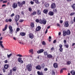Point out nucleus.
<instances>
[{"label": "nucleus", "mask_w": 75, "mask_h": 75, "mask_svg": "<svg viewBox=\"0 0 75 75\" xmlns=\"http://www.w3.org/2000/svg\"><path fill=\"white\" fill-rule=\"evenodd\" d=\"M7 57L8 58H10L13 55V54L12 53H11L9 54H7Z\"/></svg>", "instance_id": "b1692460"}, {"label": "nucleus", "mask_w": 75, "mask_h": 75, "mask_svg": "<svg viewBox=\"0 0 75 75\" xmlns=\"http://www.w3.org/2000/svg\"><path fill=\"white\" fill-rule=\"evenodd\" d=\"M63 69H62L60 71V72L61 74H62L63 72Z\"/></svg>", "instance_id": "79ce46f5"}, {"label": "nucleus", "mask_w": 75, "mask_h": 75, "mask_svg": "<svg viewBox=\"0 0 75 75\" xmlns=\"http://www.w3.org/2000/svg\"><path fill=\"white\" fill-rule=\"evenodd\" d=\"M20 34L21 36H25V33L24 32L21 33Z\"/></svg>", "instance_id": "aec40b11"}, {"label": "nucleus", "mask_w": 75, "mask_h": 75, "mask_svg": "<svg viewBox=\"0 0 75 75\" xmlns=\"http://www.w3.org/2000/svg\"><path fill=\"white\" fill-rule=\"evenodd\" d=\"M54 48L52 47L51 49V51H53L54 50Z\"/></svg>", "instance_id": "0e129e2a"}, {"label": "nucleus", "mask_w": 75, "mask_h": 75, "mask_svg": "<svg viewBox=\"0 0 75 75\" xmlns=\"http://www.w3.org/2000/svg\"><path fill=\"white\" fill-rule=\"evenodd\" d=\"M41 27L38 26L36 30L37 31H40V30H41Z\"/></svg>", "instance_id": "2eb2a0df"}, {"label": "nucleus", "mask_w": 75, "mask_h": 75, "mask_svg": "<svg viewBox=\"0 0 75 75\" xmlns=\"http://www.w3.org/2000/svg\"><path fill=\"white\" fill-rule=\"evenodd\" d=\"M40 24H45L47 23V21L45 19L43 20H40Z\"/></svg>", "instance_id": "20e7f679"}, {"label": "nucleus", "mask_w": 75, "mask_h": 75, "mask_svg": "<svg viewBox=\"0 0 75 75\" xmlns=\"http://www.w3.org/2000/svg\"><path fill=\"white\" fill-rule=\"evenodd\" d=\"M70 73L73 75H75V72L74 71H71Z\"/></svg>", "instance_id": "cd10ccee"}, {"label": "nucleus", "mask_w": 75, "mask_h": 75, "mask_svg": "<svg viewBox=\"0 0 75 75\" xmlns=\"http://www.w3.org/2000/svg\"><path fill=\"white\" fill-rule=\"evenodd\" d=\"M26 67L29 71H31L32 69V66L31 64H28L26 66Z\"/></svg>", "instance_id": "7ed1b4c3"}, {"label": "nucleus", "mask_w": 75, "mask_h": 75, "mask_svg": "<svg viewBox=\"0 0 75 75\" xmlns=\"http://www.w3.org/2000/svg\"><path fill=\"white\" fill-rule=\"evenodd\" d=\"M13 29H11L9 30V33H10L11 34H13Z\"/></svg>", "instance_id": "c756f323"}, {"label": "nucleus", "mask_w": 75, "mask_h": 75, "mask_svg": "<svg viewBox=\"0 0 75 75\" xmlns=\"http://www.w3.org/2000/svg\"><path fill=\"white\" fill-rule=\"evenodd\" d=\"M13 71H16L17 70V68H16V67H14V68L13 69Z\"/></svg>", "instance_id": "f704fd0d"}, {"label": "nucleus", "mask_w": 75, "mask_h": 75, "mask_svg": "<svg viewBox=\"0 0 75 75\" xmlns=\"http://www.w3.org/2000/svg\"><path fill=\"white\" fill-rule=\"evenodd\" d=\"M0 45L1 46V47H2L3 48H4V46H3V44H0Z\"/></svg>", "instance_id": "338daca9"}, {"label": "nucleus", "mask_w": 75, "mask_h": 75, "mask_svg": "<svg viewBox=\"0 0 75 75\" xmlns=\"http://www.w3.org/2000/svg\"><path fill=\"white\" fill-rule=\"evenodd\" d=\"M42 45H45V42L44 41H43L42 42Z\"/></svg>", "instance_id": "49530a36"}, {"label": "nucleus", "mask_w": 75, "mask_h": 75, "mask_svg": "<svg viewBox=\"0 0 75 75\" xmlns=\"http://www.w3.org/2000/svg\"><path fill=\"white\" fill-rule=\"evenodd\" d=\"M4 62H5V64H6V63H7V62H8V61H7V60H6L4 61Z\"/></svg>", "instance_id": "5fc2aeb1"}, {"label": "nucleus", "mask_w": 75, "mask_h": 75, "mask_svg": "<svg viewBox=\"0 0 75 75\" xmlns=\"http://www.w3.org/2000/svg\"><path fill=\"white\" fill-rule=\"evenodd\" d=\"M40 21H39V20L38 19H36V21L37 22V23H38V22H40Z\"/></svg>", "instance_id": "8fccbe9b"}, {"label": "nucleus", "mask_w": 75, "mask_h": 75, "mask_svg": "<svg viewBox=\"0 0 75 75\" xmlns=\"http://www.w3.org/2000/svg\"><path fill=\"white\" fill-rule=\"evenodd\" d=\"M41 68H42L43 69H44V64H42L41 65Z\"/></svg>", "instance_id": "ea45409f"}, {"label": "nucleus", "mask_w": 75, "mask_h": 75, "mask_svg": "<svg viewBox=\"0 0 75 75\" xmlns=\"http://www.w3.org/2000/svg\"><path fill=\"white\" fill-rule=\"evenodd\" d=\"M6 22H7V23L8 22V21H9V20H8V19H7L6 20Z\"/></svg>", "instance_id": "13d9d810"}, {"label": "nucleus", "mask_w": 75, "mask_h": 75, "mask_svg": "<svg viewBox=\"0 0 75 75\" xmlns=\"http://www.w3.org/2000/svg\"><path fill=\"white\" fill-rule=\"evenodd\" d=\"M47 57L48 58H52V56L51 54H47Z\"/></svg>", "instance_id": "c85d7f7f"}, {"label": "nucleus", "mask_w": 75, "mask_h": 75, "mask_svg": "<svg viewBox=\"0 0 75 75\" xmlns=\"http://www.w3.org/2000/svg\"><path fill=\"white\" fill-rule=\"evenodd\" d=\"M49 5H50L48 3L47 4H46L45 5V7H49Z\"/></svg>", "instance_id": "e433bc0d"}, {"label": "nucleus", "mask_w": 75, "mask_h": 75, "mask_svg": "<svg viewBox=\"0 0 75 75\" xmlns=\"http://www.w3.org/2000/svg\"><path fill=\"white\" fill-rule=\"evenodd\" d=\"M30 25L32 27H34V24L33 23H32L30 24Z\"/></svg>", "instance_id": "2f4dec72"}, {"label": "nucleus", "mask_w": 75, "mask_h": 75, "mask_svg": "<svg viewBox=\"0 0 75 75\" xmlns=\"http://www.w3.org/2000/svg\"><path fill=\"white\" fill-rule=\"evenodd\" d=\"M12 7L13 9L16 8L17 7V4L16 3H14L12 4Z\"/></svg>", "instance_id": "39448f33"}, {"label": "nucleus", "mask_w": 75, "mask_h": 75, "mask_svg": "<svg viewBox=\"0 0 75 75\" xmlns=\"http://www.w3.org/2000/svg\"><path fill=\"white\" fill-rule=\"evenodd\" d=\"M56 42V40H54L53 41V43H55Z\"/></svg>", "instance_id": "774afa93"}, {"label": "nucleus", "mask_w": 75, "mask_h": 75, "mask_svg": "<svg viewBox=\"0 0 75 75\" xmlns=\"http://www.w3.org/2000/svg\"><path fill=\"white\" fill-rule=\"evenodd\" d=\"M63 35H64V36H66V35H67V32L65 30H64L63 31Z\"/></svg>", "instance_id": "412c9836"}, {"label": "nucleus", "mask_w": 75, "mask_h": 75, "mask_svg": "<svg viewBox=\"0 0 75 75\" xmlns=\"http://www.w3.org/2000/svg\"><path fill=\"white\" fill-rule=\"evenodd\" d=\"M36 13L37 12H36V11H34L31 14V16H34V15H35V14H36Z\"/></svg>", "instance_id": "5701e85b"}, {"label": "nucleus", "mask_w": 75, "mask_h": 75, "mask_svg": "<svg viewBox=\"0 0 75 75\" xmlns=\"http://www.w3.org/2000/svg\"><path fill=\"white\" fill-rule=\"evenodd\" d=\"M16 31H20V28H17Z\"/></svg>", "instance_id": "4d7b16f0"}, {"label": "nucleus", "mask_w": 75, "mask_h": 75, "mask_svg": "<svg viewBox=\"0 0 75 75\" xmlns=\"http://www.w3.org/2000/svg\"><path fill=\"white\" fill-rule=\"evenodd\" d=\"M66 33L67 35H70V34H71V32L69 30H68L67 31H66Z\"/></svg>", "instance_id": "6ab92c4d"}, {"label": "nucleus", "mask_w": 75, "mask_h": 75, "mask_svg": "<svg viewBox=\"0 0 75 75\" xmlns=\"http://www.w3.org/2000/svg\"><path fill=\"white\" fill-rule=\"evenodd\" d=\"M64 25L65 27H68V26H69V24H68V21H66L65 23L64 24Z\"/></svg>", "instance_id": "0eeeda50"}, {"label": "nucleus", "mask_w": 75, "mask_h": 75, "mask_svg": "<svg viewBox=\"0 0 75 75\" xmlns=\"http://www.w3.org/2000/svg\"><path fill=\"white\" fill-rule=\"evenodd\" d=\"M7 25H6L5 26L4 28L2 29V31H5V30H7Z\"/></svg>", "instance_id": "f3484780"}, {"label": "nucleus", "mask_w": 75, "mask_h": 75, "mask_svg": "<svg viewBox=\"0 0 75 75\" xmlns=\"http://www.w3.org/2000/svg\"><path fill=\"white\" fill-rule=\"evenodd\" d=\"M43 13L45 14H47L48 13V10L47 9H45L43 11Z\"/></svg>", "instance_id": "4be33fe9"}, {"label": "nucleus", "mask_w": 75, "mask_h": 75, "mask_svg": "<svg viewBox=\"0 0 75 75\" xmlns=\"http://www.w3.org/2000/svg\"><path fill=\"white\" fill-rule=\"evenodd\" d=\"M71 63V61H68L67 62V65H70Z\"/></svg>", "instance_id": "7c9ffc66"}, {"label": "nucleus", "mask_w": 75, "mask_h": 75, "mask_svg": "<svg viewBox=\"0 0 75 75\" xmlns=\"http://www.w3.org/2000/svg\"><path fill=\"white\" fill-rule=\"evenodd\" d=\"M49 41H51V36H49Z\"/></svg>", "instance_id": "a18cd8bd"}, {"label": "nucleus", "mask_w": 75, "mask_h": 75, "mask_svg": "<svg viewBox=\"0 0 75 75\" xmlns=\"http://www.w3.org/2000/svg\"><path fill=\"white\" fill-rule=\"evenodd\" d=\"M9 67V65L7 64H6L4 65V68L5 69H7L8 68V67Z\"/></svg>", "instance_id": "9b49d317"}, {"label": "nucleus", "mask_w": 75, "mask_h": 75, "mask_svg": "<svg viewBox=\"0 0 75 75\" xmlns=\"http://www.w3.org/2000/svg\"><path fill=\"white\" fill-rule=\"evenodd\" d=\"M53 66L55 68H58V64L56 63H55L54 64Z\"/></svg>", "instance_id": "dca6fc26"}, {"label": "nucleus", "mask_w": 75, "mask_h": 75, "mask_svg": "<svg viewBox=\"0 0 75 75\" xmlns=\"http://www.w3.org/2000/svg\"><path fill=\"white\" fill-rule=\"evenodd\" d=\"M72 8H73L74 10H75V4H74L71 5Z\"/></svg>", "instance_id": "bb28decb"}, {"label": "nucleus", "mask_w": 75, "mask_h": 75, "mask_svg": "<svg viewBox=\"0 0 75 75\" xmlns=\"http://www.w3.org/2000/svg\"><path fill=\"white\" fill-rule=\"evenodd\" d=\"M64 45H65V47H66V48H68V47H69V45H68V44H65Z\"/></svg>", "instance_id": "58836bf2"}, {"label": "nucleus", "mask_w": 75, "mask_h": 75, "mask_svg": "<svg viewBox=\"0 0 75 75\" xmlns=\"http://www.w3.org/2000/svg\"><path fill=\"white\" fill-rule=\"evenodd\" d=\"M49 15L51 16H53L54 15V12L51 11H49Z\"/></svg>", "instance_id": "ddd939ff"}, {"label": "nucleus", "mask_w": 75, "mask_h": 75, "mask_svg": "<svg viewBox=\"0 0 75 75\" xmlns=\"http://www.w3.org/2000/svg\"><path fill=\"white\" fill-rule=\"evenodd\" d=\"M59 47L60 48H62V45H61V44H60L59 45Z\"/></svg>", "instance_id": "6e6d98bb"}, {"label": "nucleus", "mask_w": 75, "mask_h": 75, "mask_svg": "<svg viewBox=\"0 0 75 75\" xmlns=\"http://www.w3.org/2000/svg\"><path fill=\"white\" fill-rule=\"evenodd\" d=\"M13 72V71L12 70H10V72L8 73V75H12V73Z\"/></svg>", "instance_id": "393cba45"}, {"label": "nucleus", "mask_w": 75, "mask_h": 75, "mask_svg": "<svg viewBox=\"0 0 75 75\" xmlns=\"http://www.w3.org/2000/svg\"><path fill=\"white\" fill-rule=\"evenodd\" d=\"M36 68L37 69H38V70H41V67L40 65H38L36 66Z\"/></svg>", "instance_id": "9d476101"}, {"label": "nucleus", "mask_w": 75, "mask_h": 75, "mask_svg": "<svg viewBox=\"0 0 75 75\" xmlns=\"http://www.w3.org/2000/svg\"><path fill=\"white\" fill-rule=\"evenodd\" d=\"M55 71H52V75H55Z\"/></svg>", "instance_id": "37998d69"}, {"label": "nucleus", "mask_w": 75, "mask_h": 75, "mask_svg": "<svg viewBox=\"0 0 75 75\" xmlns=\"http://www.w3.org/2000/svg\"><path fill=\"white\" fill-rule=\"evenodd\" d=\"M33 49H31L29 50V52H31L32 54H33Z\"/></svg>", "instance_id": "c9c22d12"}, {"label": "nucleus", "mask_w": 75, "mask_h": 75, "mask_svg": "<svg viewBox=\"0 0 75 75\" xmlns=\"http://www.w3.org/2000/svg\"><path fill=\"white\" fill-rule=\"evenodd\" d=\"M8 28L10 30L13 29L12 26H9Z\"/></svg>", "instance_id": "4c0bfd02"}, {"label": "nucleus", "mask_w": 75, "mask_h": 75, "mask_svg": "<svg viewBox=\"0 0 75 75\" xmlns=\"http://www.w3.org/2000/svg\"><path fill=\"white\" fill-rule=\"evenodd\" d=\"M23 21L24 20H20L19 22H20V23H22V22H23Z\"/></svg>", "instance_id": "864d4df0"}, {"label": "nucleus", "mask_w": 75, "mask_h": 75, "mask_svg": "<svg viewBox=\"0 0 75 75\" xmlns=\"http://www.w3.org/2000/svg\"><path fill=\"white\" fill-rule=\"evenodd\" d=\"M7 2V1H4L3 2V3H6Z\"/></svg>", "instance_id": "3c124183"}, {"label": "nucleus", "mask_w": 75, "mask_h": 75, "mask_svg": "<svg viewBox=\"0 0 75 75\" xmlns=\"http://www.w3.org/2000/svg\"><path fill=\"white\" fill-rule=\"evenodd\" d=\"M5 6H6V5L4 4L2 5V7H5Z\"/></svg>", "instance_id": "e2e57ef3"}, {"label": "nucleus", "mask_w": 75, "mask_h": 75, "mask_svg": "<svg viewBox=\"0 0 75 75\" xmlns=\"http://www.w3.org/2000/svg\"><path fill=\"white\" fill-rule=\"evenodd\" d=\"M44 52V50H43V49H41L38 51L37 53L38 54H40V53H42V52Z\"/></svg>", "instance_id": "1a4fd4ad"}, {"label": "nucleus", "mask_w": 75, "mask_h": 75, "mask_svg": "<svg viewBox=\"0 0 75 75\" xmlns=\"http://www.w3.org/2000/svg\"><path fill=\"white\" fill-rule=\"evenodd\" d=\"M19 17H20V16H19V15H16L15 20V21L17 22L18 21V20H19Z\"/></svg>", "instance_id": "423d86ee"}, {"label": "nucleus", "mask_w": 75, "mask_h": 75, "mask_svg": "<svg viewBox=\"0 0 75 75\" xmlns=\"http://www.w3.org/2000/svg\"><path fill=\"white\" fill-rule=\"evenodd\" d=\"M3 71L4 72H6V69H3Z\"/></svg>", "instance_id": "052dcab7"}, {"label": "nucleus", "mask_w": 75, "mask_h": 75, "mask_svg": "<svg viewBox=\"0 0 75 75\" xmlns=\"http://www.w3.org/2000/svg\"><path fill=\"white\" fill-rule=\"evenodd\" d=\"M37 74L38 75H43V73L42 71H37Z\"/></svg>", "instance_id": "4468645a"}, {"label": "nucleus", "mask_w": 75, "mask_h": 75, "mask_svg": "<svg viewBox=\"0 0 75 75\" xmlns=\"http://www.w3.org/2000/svg\"><path fill=\"white\" fill-rule=\"evenodd\" d=\"M38 0H36L35 1V3L37 4H39V3H40V2H39V1H38Z\"/></svg>", "instance_id": "a19ab883"}, {"label": "nucleus", "mask_w": 75, "mask_h": 75, "mask_svg": "<svg viewBox=\"0 0 75 75\" xmlns=\"http://www.w3.org/2000/svg\"><path fill=\"white\" fill-rule=\"evenodd\" d=\"M59 50L60 51V52H62V51H63V48H60Z\"/></svg>", "instance_id": "72a5a7b5"}, {"label": "nucleus", "mask_w": 75, "mask_h": 75, "mask_svg": "<svg viewBox=\"0 0 75 75\" xmlns=\"http://www.w3.org/2000/svg\"><path fill=\"white\" fill-rule=\"evenodd\" d=\"M48 70V69L47 68H45L44 69V71H47Z\"/></svg>", "instance_id": "09e8293b"}, {"label": "nucleus", "mask_w": 75, "mask_h": 75, "mask_svg": "<svg viewBox=\"0 0 75 75\" xmlns=\"http://www.w3.org/2000/svg\"><path fill=\"white\" fill-rule=\"evenodd\" d=\"M16 56L17 57H19L18 58V62L21 63V64H23L24 63V61L22 60L21 58L20 57H22L23 56L20 54H18L16 55Z\"/></svg>", "instance_id": "f257e3e1"}, {"label": "nucleus", "mask_w": 75, "mask_h": 75, "mask_svg": "<svg viewBox=\"0 0 75 75\" xmlns=\"http://www.w3.org/2000/svg\"><path fill=\"white\" fill-rule=\"evenodd\" d=\"M37 14H38V15H40V14H41V11H40V10L39 9H38L37 10Z\"/></svg>", "instance_id": "a211bd4d"}, {"label": "nucleus", "mask_w": 75, "mask_h": 75, "mask_svg": "<svg viewBox=\"0 0 75 75\" xmlns=\"http://www.w3.org/2000/svg\"><path fill=\"white\" fill-rule=\"evenodd\" d=\"M75 14V13H70V16H74Z\"/></svg>", "instance_id": "de8ad7c7"}, {"label": "nucleus", "mask_w": 75, "mask_h": 75, "mask_svg": "<svg viewBox=\"0 0 75 75\" xmlns=\"http://www.w3.org/2000/svg\"><path fill=\"white\" fill-rule=\"evenodd\" d=\"M56 7V5H55V4L53 3L51 4V8H52L54 9V8H55Z\"/></svg>", "instance_id": "6e6552de"}, {"label": "nucleus", "mask_w": 75, "mask_h": 75, "mask_svg": "<svg viewBox=\"0 0 75 75\" xmlns=\"http://www.w3.org/2000/svg\"><path fill=\"white\" fill-rule=\"evenodd\" d=\"M29 37L32 39H33V38H34V35L33 34L30 33L29 35Z\"/></svg>", "instance_id": "f8f14e48"}, {"label": "nucleus", "mask_w": 75, "mask_h": 75, "mask_svg": "<svg viewBox=\"0 0 75 75\" xmlns=\"http://www.w3.org/2000/svg\"><path fill=\"white\" fill-rule=\"evenodd\" d=\"M47 32H48V29H47L46 31L45 32V33L47 34Z\"/></svg>", "instance_id": "69168bd1"}, {"label": "nucleus", "mask_w": 75, "mask_h": 75, "mask_svg": "<svg viewBox=\"0 0 75 75\" xmlns=\"http://www.w3.org/2000/svg\"><path fill=\"white\" fill-rule=\"evenodd\" d=\"M30 3L31 4H34V2L33 1H31Z\"/></svg>", "instance_id": "bf43d9fd"}, {"label": "nucleus", "mask_w": 75, "mask_h": 75, "mask_svg": "<svg viewBox=\"0 0 75 75\" xmlns=\"http://www.w3.org/2000/svg\"><path fill=\"white\" fill-rule=\"evenodd\" d=\"M44 55L45 56H47V55H48V53H47V51H45L44 52Z\"/></svg>", "instance_id": "a878e982"}, {"label": "nucleus", "mask_w": 75, "mask_h": 75, "mask_svg": "<svg viewBox=\"0 0 75 75\" xmlns=\"http://www.w3.org/2000/svg\"><path fill=\"white\" fill-rule=\"evenodd\" d=\"M14 16V14L13 13L12 15H11V17H13Z\"/></svg>", "instance_id": "680f3d73"}, {"label": "nucleus", "mask_w": 75, "mask_h": 75, "mask_svg": "<svg viewBox=\"0 0 75 75\" xmlns=\"http://www.w3.org/2000/svg\"><path fill=\"white\" fill-rule=\"evenodd\" d=\"M30 60H33V56H30Z\"/></svg>", "instance_id": "473e14b6"}, {"label": "nucleus", "mask_w": 75, "mask_h": 75, "mask_svg": "<svg viewBox=\"0 0 75 75\" xmlns=\"http://www.w3.org/2000/svg\"><path fill=\"white\" fill-rule=\"evenodd\" d=\"M29 11H32V8L30 7L29 8Z\"/></svg>", "instance_id": "c03bdc74"}, {"label": "nucleus", "mask_w": 75, "mask_h": 75, "mask_svg": "<svg viewBox=\"0 0 75 75\" xmlns=\"http://www.w3.org/2000/svg\"><path fill=\"white\" fill-rule=\"evenodd\" d=\"M17 4L18 6H19L20 7H21L23 6V4H25V1H23L22 2L18 1V2Z\"/></svg>", "instance_id": "f03ea898"}, {"label": "nucleus", "mask_w": 75, "mask_h": 75, "mask_svg": "<svg viewBox=\"0 0 75 75\" xmlns=\"http://www.w3.org/2000/svg\"><path fill=\"white\" fill-rule=\"evenodd\" d=\"M64 44H66V43H67V41L65 40H64Z\"/></svg>", "instance_id": "603ef678"}]
</instances>
